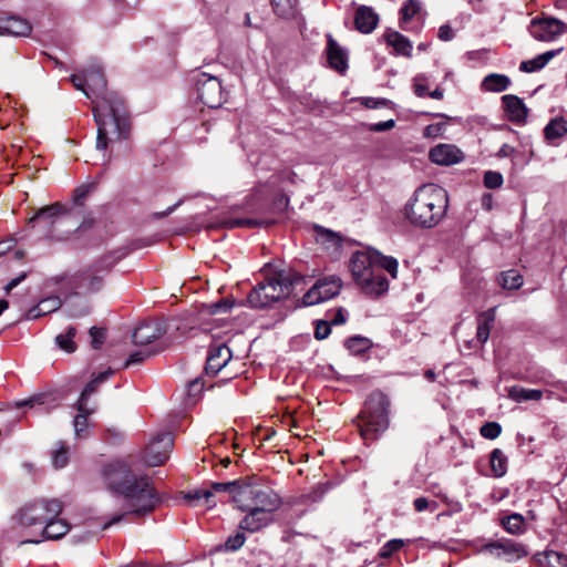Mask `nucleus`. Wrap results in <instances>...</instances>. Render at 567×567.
Returning a JSON list of instances; mask_svg holds the SVG:
<instances>
[{"label": "nucleus", "mask_w": 567, "mask_h": 567, "mask_svg": "<svg viewBox=\"0 0 567 567\" xmlns=\"http://www.w3.org/2000/svg\"><path fill=\"white\" fill-rule=\"evenodd\" d=\"M172 449V435L169 433H161L147 445L144 453V462L148 466H159L167 461Z\"/></svg>", "instance_id": "4468645a"}, {"label": "nucleus", "mask_w": 567, "mask_h": 567, "mask_svg": "<svg viewBox=\"0 0 567 567\" xmlns=\"http://www.w3.org/2000/svg\"><path fill=\"white\" fill-rule=\"evenodd\" d=\"M414 509L419 513L424 511L434 512L437 509L439 505L435 501L430 502L426 497H417L413 502Z\"/></svg>", "instance_id": "3c124183"}, {"label": "nucleus", "mask_w": 567, "mask_h": 567, "mask_svg": "<svg viewBox=\"0 0 567 567\" xmlns=\"http://www.w3.org/2000/svg\"><path fill=\"white\" fill-rule=\"evenodd\" d=\"M92 189V186L91 185H81L79 186L75 190H74V202L76 204H81L85 197L89 195V193L91 192Z\"/></svg>", "instance_id": "bf43d9fd"}, {"label": "nucleus", "mask_w": 567, "mask_h": 567, "mask_svg": "<svg viewBox=\"0 0 567 567\" xmlns=\"http://www.w3.org/2000/svg\"><path fill=\"white\" fill-rule=\"evenodd\" d=\"M271 6L281 19L290 20L298 16L297 0H271Z\"/></svg>", "instance_id": "2f4dec72"}, {"label": "nucleus", "mask_w": 567, "mask_h": 567, "mask_svg": "<svg viewBox=\"0 0 567 567\" xmlns=\"http://www.w3.org/2000/svg\"><path fill=\"white\" fill-rule=\"evenodd\" d=\"M247 524L248 515L240 520L239 529L234 535L229 536L223 546L216 547L215 550L224 548L226 551H236L239 549L246 542L245 529Z\"/></svg>", "instance_id": "c85d7f7f"}, {"label": "nucleus", "mask_w": 567, "mask_h": 567, "mask_svg": "<svg viewBox=\"0 0 567 567\" xmlns=\"http://www.w3.org/2000/svg\"><path fill=\"white\" fill-rule=\"evenodd\" d=\"M233 354L228 346L213 344L209 348L205 371L207 374L218 373L231 359Z\"/></svg>", "instance_id": "f3484780"}, {"label": "nucleus", "mask_w": 567, "mask_h": 567, "mask_svg": "<svg viewBox=\"0 0 567 567\" xmlns=\"http://www.w3.org/2000/svg\"><path fill=\"white\" fill-rule=\"evenodd\" d=\"M203 390V383L199 379H195L188 385V392L190 394L199 393Z\"/></svg>", "instance_id": "69168bd1"}, {"label": "nucleus", "mask_w": 567, "mask_h": 567, "mask_svg": "<svg viewBox=\"0 0 567 567\" xmlns=\"http://www.w3.org/2000/svg\"><path fill=\"white\" fill-rule=\"evenodd\" d=\"M68 449L63 443H59L58 447L52 452V463L55 468H62L68 464Z\"/></svg>", "instance_id": "49530a36"}, {"label": "nucleus", "mask_w": 567, "mask_h": 567, "mask_svg": "<svg viewBox=\"0 0 567 567\" xmlns=\"http://www.w3.org/2000/svg\"><path fill=\"white\" fill-rule=\"evenodd\" d=\"M61 307V300L58 297H51L42 300L35 308L30 311L31 318L50 313Z\"/></svg>", "instance_id": "4c0bfd02"}, {"label": "nucleus", "mask_w": 567, "mask_h": 567, "mask_svg": "<svg viewBox=\"0 0 567 567\" xmlns=\"http://www.w3.org/2000/svg\"><path fill=\"white\" fill-rule=\"evenodd\" d=\"M503 184V176L498 172L487 171L484 174V185L486 188L495 189L501 187Z\"/></svg>", "instance_id": "8fccbe9b"}, {"label": "nucleus", "mask_w": 567, "mask_h": 567, "mask_svg": "<svg viewBox=\"0 0 567 567\" xmlns=\"http://www.w3.org/2000/svg\"><path fill=\"white\" fill-rule=\"evenodd\" d=\"M498 282L504 289L512 290L522 287L524 281L523 276L517 270L511 269L501 274Z\"/></svg>", "instance_id": "e433bc0d"}, {"label": "nucleus", "mask_w": 567, "mask_h": 567, "mask_svg": "<svg viewBox=\"0 0 567 567\" xmlns=\"http://www.w3.org/2000/svg\"><path fill=\"white\" fill-rule=\"evenodd\" d=\"M195 85L199 101L210 107H219L224 102V92L218 78L199 72L195 76Z\"/></svg>", "instance_id": "9b49d317"}, {"label": "nucleus", "mask_w": 567, "mask_h": 567, "mask_svg": "<svg viewBox=\"0 0 567 567\" xmlns=\"http://www.w3.org/2000/svg\"><path fill=\"white\" fill-rule=\"evenodd\" d=\"M377 267L383 272L386 270L392 278H396L398 275V260L393 257L383 256L378 251V258H375Z\"/></svg>", "instance_id": "a19ab883"}, {"label": "nucleus", "mask_w": 567, "mask_h": 567, "mask_svg": "<svg viewBox=\"0 0 567 567\" xmlns=\"http://www.w3.org/2000/svg\"><path fill=\"white\" fill-rule=\"evenodd\" d=\"M235 305H236V301L234 299H225V300H221L218 302H213V303L205 306L204 312H206L208 315L221 313V312H226L227 310L233 308Z\"/></svg>", "instance_id": "a18cd8bd"}, {"label": "nucleus", "mask_w": 567, "mask_h": 567, "mask_svg": "<svg viewBox=\"0 0 567 567\" xmlns=\"http://www.w3.org/2000/svg\"><path fill=\"white\" fill-rule=\"evenodd\" d=\"M414 93L419 97H424L427 94V87L416 81L414 83Z\"/></svg>", "instance_id": "774afa93"}, {"label": "nucleus", "mask_w": 567, "mask_h": 567, "mask_svg": "<svg viewBox=\"0 0 567 567\" xmlns=\"http://www.w3.org/2000/svg\"><path fill=\"white\" fill-rule=\"evenodd\" d=\"M567 133V126L564 118L551 120L544 128L546 140L554 141L563 137Z\"/></svg>", "instance_id": "c9c22d12"}, {"label": "nucleus", "mask_w": 567, "mask_h": 567, "mask_svg": "<svg viewBox=\"0 0 567 567\" xmlns=\"http://www.w3.org/2000/svg\"><path fill=\"white\" fill-rule=\"evenodd\" d=\"M331 331V324L328 321H319L316 326L315 337L318 340L326 339Z\"/></svg>", "instance_id": "6e6d98bb"}, {"label": "nucleus", "mask_w": 567, "mask_h": 567, "mask_svg": "<svg viewBox=\"0 0 567 567\" xmlns=\"http://www.w3.org/2000/svg\"><path fill=\"white\" fill-rule=\"evenodd\" d=\"M503 527L511 534H520L524 530V517L520 514H512L502 519Z\"/></svg>", "instance_id": "58836bf2"}, {"label": "nucleus", "mask_w": 567, "mask_h": 567, "mask_svg": "<svg viewBox=\"0 0 567 567\" xmlns=\"http://www.w3.org/2000/svg\"><path fill=\"white\" fill-rule=\"evenodd\" d=\"M379 23V16L371 7L360 6L354 14L355 29L361 33H371Z\"/></svg>", "instance_id": "aec40b11"}, {"label": "nucleus", "mask_w": 567, "mask_h": 567, "mask_svg": "<svg viewBox=\"0 0 567 567\" xmlns=\"http://www.w3.org/2000/svg\"><path fill=\"white\" fill-rule=\"evenodd\" d=\"M360 102L368 109H378L386 105V100L384 99H375V97H361Z\"/></svg>", "instance_id": "13d9d810"}, {"label": "nucleus", "mask_w": 567, "mask_h": 567, "mask_svg": "<svg viewBox=\"0 0 567 567\" xmlns=\"http://www.w3.org/2000/svg\"><path fill=\"white\" fill-rule=\"evenodd\" d=\"M103 477L109 488L123 496L126 512L117 514L103 525V529L121 522L127 514L144 516L152 513L161 498L146 476L136 475L122 461H115L105 466Z\"/></svg>", "instance_id": "f257e3e1"}, {"label": "nucleus", "mask_w": 567, "mask_h": 567, "mask_svg": "<svg viewBox=\"0 0 567 567\" xmlns=\"http://www.w3.org/2000/svg\"><path fill=\"white\" fill-rule=\"evenodd\" d=\"M491 471L495 477H502L507 472V457L502 450L495 449L489 457Z\"/></svg>", "instance_id": "72a5a7b5"}, {"label": "nucleus", "mask_w": 567, "mask_h": 567, "mask_svg": "<svg viewBox=\"0 0 567 567\" xmlns=\"http://www.w3.org/2000/svg\"><path fill=\"white\" fill-rule=\"evenodd\" d=\"M70 529L69 524L61 518H51L42 529V536L45 539H60Z\"/></svg>", "instance_id": "cd10ccee"}, {"label": "nucleus", "mask_w": 567, "mask_h": 567, "mask_svg": "<svg viewBox=\"0 0 567 567\" xmlns=\"http://www.w3.org/2000/svg\"><path fill=\"white\" fill-rule=\"evenodd\" d=\"M404 543L402 539H391L386 542L380 549L379 556L381 558H389L391 557L395 551L400 550L403 547Z\"/></svg>", "instance_id": "de8ad7c7"}, {"label": "nucleus", "mask_w": 567, "mask_h": 567, "mask_svg": "<svg viewBox=\"0 0 567 567\" xmlns=\"http://www.w3.org/2000/svg\"><path fill=\"white\" fill-rule=\"evenodd\" d=\"M511 85V79L504 74L492 73L484 78L482 87L487 92H503Z\"/></svg>", "instance_id": "c756f323"}, {"label": "nucleus", "mask_w": 567, "mask_h": 567, "mask_svg": "<svg viewBox=\"0 0 567 567\" xmlns=\"http://www.w3.org/2000/svg\"><path fill=\"white\" fill-rule=\"evenodd\" d=\"M447 206V192L436 184H425L406 203L404 216L415 227L432 228L443 219Z\"/></svg>", "instance_id": "f03ea898"}, {"label": "nucleus", "mask_w": 567, "mask_h": 567, "mask_svg": "<svg viewBox=\"0 0 567 567\" xmlns=\"http://www.w3.org/2000/svg\"><path fill=\"white\" fill-rule=\"evenodd\" d=\"M111 374V371H106L100 373L96 378H94L82 391L76 403L80 404V409L85 410L89 406L87 400L89 398L95 393L97 386Z\"/></svg>", "instance_id": "f704fd0d"}, {"label": "nucleus", "mask_w": 567, "mask_h": 567, "mask_svg": "<svg viewBox=\"0 0 567 567\" xmlns=\"http://www.w3.org/2000/svg\"><path fill=\"white\" fill-rule=\"evenodd\" d=\"M215 495H220V501L230 502L236 508L245 512L248 507V484L245 478L233 482L212 483L209 488H200L187 495L193 506H197L202 501L210 508L215 505L213 501Z\"/></svg>", "instance_id": "0eeeda50"}, {"label": "nucleus", "mask_w": 567, "mask_h": 567, "mask_svg": "<svg viewBox=\"0 0 567 567\" xmlns=\"http://www.w3.org/2000/svg\"><path fill=\"white\" fill-rule=\"evenodd\" d=\"M347 321L346 315L342 309H338L332 318L330 319V324H342Z\"/></svg>", "instance_id": "0e129e2a"}, {"label": "nucleus", "mask_w": 567, "mask_h": 567, "mask_svg": "<svg viewBox=\"0 0 567 567\" xmlns=\"http://www.w3.org/2000/svg\"><path fill=\"white\" fill-rule=\"evenodd\" d=\"M567 31V24L556 18H535L530 22L532 35L543 42H551Z\"/></svg>", "instance_id": "ddd939ff"}, {"label": "nucleus", "mask_w": 567, "mask_h": 567, "mask_svg": "<svg viewBox=\"0 0 567 567\" xmlns=\"http://www.w3.org/2000/svg\"><path fill=\"white\" fill-rule=\"evenodd\" d=\"M564 48L557 50H550L542 53L534 59L522 61L519 70L522 72L532 73L542 70L553 58L563 52Z\"/></svg>", "instance_id": "393cba45"}, {"label": "nucleus", "mask_w": 567, "mask_h": 567, "mask_svg": "<svg viewBox=\"0 0 567 567\" xmlns=\"http://www.w3.org/2000/svg\"><path fill=\"white\" fill-rule=\"evenodd\" d=\"M421 1L420 0H408L401 8V22L406 23L411 21L416 14L421 12Z\"/></svg>", "instance_id": "79ce46f5"}, {"label": "nucleus", "mask_w": 567, "mask_h": 567, "mask_svg": "<svg viewBox=\"0 0 567 567\" xmlns=\"http://www.w3.org/2000/svg\"><path fill=\"white\" fill-rule=\"evenodd\" d=\"M281 498L262 477L250 475V533L260 530L274 519Z\"/></svg>", "instance_id": "39448f33"}, {"label": "nucleus", "mask_w": 567, "mask_h": 567, "mask_svg": "<svg viewBox=\"0 0 567 567\" xmlns=\"http://www.w3.org/2000/svg\"><path fill=\"white\" fill-rule=\"evenodd\" d=\"M480 433L485 439L495 440L501 435L502 426L497 422H487L482 425Z\"/></svg>", "instance_id": "09e8293b"}, {"label": "nucleus", "mask_w": 567, "mask_h": 567, "mask_svg": "<svg viewBox=\"0 0 567 567\" xmlns=\"http://www.w3.org/2000/svg\"><path fill=\"white\" fill-rule=\"evenodd\" d=\"M62 508V503L58 499H38L22 507L17 515V519L25 527L45 526L48 520L61 514Z\"/></svg>", "instance_id": "9d476101"}, {"label": "nucleus", "mask_w": 567, "mask_h": 567, "mask_svg": "<svg viewBox=\"0 0 567 567\" xmlns=\"http://www.w3.org/2000/svg\"><path fill=\"white\" fill-rule=\"evenodd\" d=\"M534 559L540 567H567V555L555 550L537 553Z\"/></svg>", "instance_id": "bb28decb"}, {"label": "nucleus", "mask_w": 567, "mask_h": 567, "mask_svg": "<svg viewBox=\"0 0 567 567\" xmlns=\"http://www.w3.org/2000/svg\"><path fill=\"white\" fill-rule=\"evenodd\" d=\"M101 270L89 269L84 272L82 278V285H84L89 290L95 291L102 286V276Z\"/></svg>", "instance_id": "ea45409f"}, {"label": "nucleus", "mask_w": 567, "mask_h": 567, "mask_svg": "<svg viewBox=\"0 0 567 567\" xmlns=\"http://www.w3.org/2000/svg\"><path fill=\"white\" fill-rule=\"evenodd\" d=\"M342 280L338 276L323 277L313 285V287L303 295L302 303L305 306H313L329 300L340 293Z\"/></svg>", "instance_id": "f8f14e48"}, {"label": "nucleus", "mask_w": 567, "mask_h": 567, "mask_svg": "<svg viewBox=\"0 0 567 567\" xmlns=\"http://www.w3.org/2000/svg\"><path fill=\"white\" fill-rule=\"evenodd\" d=\"M394 125H395L394 120H388V121H384V122H379V123L372 124L370 126V131H373V132H385V131H389V130L393 128Z\"/></svg>", "instance_id": "052dcab7"}, {"label": "nucleus", "mask_w": 567, "mask_h": 567, "mask_svg": "<svg viewBox=\"0 0 567 567\" xmlns=\"http://www.w3.org/2000/svg\"><path fill=\"white\" fill-rule=\"evenodd\" d=\"M43 404V401L41 400V396H33V398H30L28 400H24V401H21V402H18L17 403V406H30V408H33L35 405H42Z\"/></svg>", "instance_id": "e2e57ef3"}, {"label": "nucleus", "mask_w": 567, "mask_h": 567, "mask_svg": "<svg viewBox=\"0 0 567 567\" xmlns=\"http://www.w3.org/2000/svg\"><path fill=\"white\" fill-rule=\"evenodd\" d=\"M64 206L60 203H54L52 205L40 208L37 214L30 218L29 223L40 221L45 224V226H54L56 223V218L64 214Z\"/></svg>", "instance_id": "b1692460"}, {"label": "nucleus", "mask_w": 567, "mask_h": 567, "mask_svg": "<svg viewBox=\"0 0 567 567\" xmlns=\"http://www.w3.org/2000/svg\"><path fill=\"white\" fill-rule=\"evenodd\" d=\"M431 162L442 166H450L463 161V152L452 144H439L429 152Z\"/></svg>", "instance_id": "dca6fc26"}, {"label": "nucleus", "mask_w": 567, "mask_h": 567, "mask_svg": "<svg viewBox=\"0 0 567 567\" xmlns=\"http://www.w3.org/2000/svg\"><path fill=\"white\" fill-rule=\"evenodd\" d=\"M73 85L84 92V94L94 102H103V96L114 99L116 93H110L106 90V80L99 64L91 65L83 75L74 74L71 76Z\"/></svg>", "instance_id": "1a4fd4ad"}, {"label": "nucleus", "mask_w": 567, "mask_h": 567, "mask_svg": "<svg viewBox=\"0 0 567 567\" xmlns=\"http://www.w3.org/2000/svg\"><path fill=\"white\" fill-rule=\"evenodd\" d=\"M347 347L359 352L368 347V340L360 337L350 338L347 340Z\"/></svg>", "instance_id": "4d7b16f0"}, {"label": "nucleus", "mask_w": 567, "mask_h": 567, "mask_svg": "<svg viewBox=\"0 0 567 567\" xmlns=\"http://www.w3.org/2000/svg\"><path fill=\"white\" fill-rule=\"evenodd\" d=\"M150 355H151V352L146 349H141V350L134 351L130 354L128 359L126 360L125 367L142 363Z\"/></svg>", "instance_id": "603ef678"}, {"label": "nucleus", "mask_w": 567, "mask_h": 567, "mask_svg": "<svg viewBox=\"0 0 567 567\" xmlns=\"http://www.w3.org/2000/svg\"><path fill=\"white\" fill-rule=\"evenodd\" d=\"M93 114L97 125V150L104 151L109 144L128 137L131 123L120 96H103V102H94Z\"/></svg>", "instance_id": "7ed1b4c3"}, {"label": "nucleus", "mask_w": 567, "mask_h": 567, "mask_svg": "<svg viewBox=\"0 0 567 567\" xmlns=\"http://www.w3.org/2000/svg\"><path fill=\"white\" fill-rule=\"evenodd\" d=\"M78 414L74 417L73 426L78 437H84L87 434L89 416L94 412V408L86 406L85 410L80 409V404L76 403Z\"/></svg>", "instance_id": "473e14b6"}, {"label": "nucleus", "mask_w": 567, "mask_h": 567, "mask_svg": "<svg viewBox=\"0 0 567 567\" xmlns=\"http://www.w3.org/2000/svg\"><path fill=\"white\" fill-rule=\"evenodd\" d=\"M389 398L381 391H374L365 402L359 415L360 435L365 441L375 440L389 426Z\"/></svg>", "instance_id": "6e6552de"}, {"label": "nucleus", "mask_w": 567, "mask_h": 567, "mask_svg": "<svg viewBox=\"0 0 567 567\" xmlns=\"http://www.w3.org/2000/svg\"><path fill=\"white\" fill-rule=\"evenodd\" d=\"M90 336L92 338V347L97 349L101 347L105 339V331L101 328L92 327L90 329Z\"/></svg>", "instance_id": "864d4df0"}, {"label": "nucleus", "mask_w": 567, "mask_h": 567, "mask_svg": "<svg viewBox=\"0 0 567 567\" xmlns=\"http://www.w3.org/2000/svg\"><path fill=\"white\" fill-rule=\"evenodd\" d=\"M437 37L442 41H450L454 38V31L449 24H443L439 28Z\"/></svg>", "instance_id": "680f3d73"}, {"label": "nucleus", "mask_w": 567, "mask_h": 567, "mask_svg": "<svg viewBox=\"0 0 567 567\" xmlns=\"http://www.w3.org/2000/svg\"><path fill=\"white\" fill-rule=\"evenodd\" d=\"M161 333L157 324L143 323L134 330L132 339L135 344H148L159 338Z\"/></svg>", "instance_id": "a878e982"}, {"label": "nucleus", "mask_w": 567, "mask_h": 567, "mask_svg": "<svg viewBox=\"0 0 567 567\" xmlns=\"http://www.w3.org/2000/svg\"><path fill=\"white\" fill-rule=\"evenodd\" d=\"M31 24L29 21L18 17L0 18V34L13 37H27L31 33Z\"/></svg>", "instance_id": "412c9836"}, {"label": "nucleus", "mask_w": 567, "mask_h": 567, "mask_svg": "<svg viewBox=\"0 0 567 567\" xmlns=\"http://www.w3.org/2000/svg\"><path fill=\"white\" fill-rule=\"evenodd\" d=\"M255 286L250 290V306L266 308L288 297L292 279L270 264L265 265L255 274Z\"/></svg>", "instance_id": "20e7f679"}, {"label": "nucleus", "mask_w": 567, "mask_h": 567, "mask_svg": "<svg viewBox=\"0 0 567 567\" xmlns=\"http://www.w3.org/2000/svg\"><path fill=\"white\" fill-rule=\"evenodd\" d=\"M377 250L357 251L350 259V271L354 282L370 296H380L389 288V282L377 267Z\"/></svg>", "instance_id": "423d86ee"}, {"label": "nucleus", "mask_w": 567, "mask_h": 567, "mask_svg": "<svg viewBox=\"0 0 567 567\" xmlns=\"http://www.w3.org/2000/svg\"><path fill=\"white\" fill-rule=\"evenodd\" d=\"M76 333V330L74 327H70L64 334H59L55 338L56 344L59 348L66 352H73L75 350V343L73 341V338Z\"/></svg>", "instance_id": "37998d69"}, {"label": "nucleus", "mask_w": 567, "mask_h": 567, "mask_svg": "<svg viewBox=\"0 0 567 567\" xmlns=\"http://www.w3.org/2000/svg\"><path fill=\"white\" fill-rule=\"evenodd\" d=\"M514 153V147L508 144H503L499 151L497 152L498 157H508Z\"/></svg>", "instance_id": "338daca9"}, {"label": "nucleus", "mask_w": 567, "mask_h": 567, "mask_svg": "<svg viewBox=\"0 0 567 567\" xmlns=\"http://www.w3.org/2000/svg\"><path fill=\"white\" fill-rule=\"evenodd\" d=\"M496 319V309L489 308L477 316L476 341L484 344L488 338Z\"/></svg>", "instance_id": "5701e85b"}, {"label": "nucleus", "mask_w": 567, "mask_h": 567, "mask_svg": "<svg viewBox=\"0 0 567 567\" xmlns=\"http://www.w3.org/2000/svg\"><path fill=\"white\" fill-rule=\"evenodd\" d=\"M444 127H445V125L443 123L430 124V125L425 126V128L423 131V135H424V137H429V138L437 137L442 134Z\"/></svg>", "instance_id": "5fc2aeb1"}, {"label": "nucleus", "mask_w": 567, "mask_h": 567, "mask_svg": "<svg viewBox=\"0 0 567 567\" xmlns=\"http://www.w3.org/2000/svg\"><path fill=\"white\" fill-rule=\"evenodd\" d=\"M508 398L518 403L525 401H539L543 398V391L515 385L509 388Z\"/></svg>", "instance_id": "7c9ffc66"}, {"label": "nucleus", "mask_w": 567, "mask_h": 567, "mask_svg": "<svg viewBox=\"0 0 567 567\" xmlns=\"http://www.w3.org/2000/svg\"><path fill=\"white\" fill-rule=\"evenodd\" d=\"M502 103L511 122L522 124L526 121L528 111L522 99L513 94H506L502 96Z\"/></svg>", "instance_id": "6ab92c4d"}, {"label": "nucleus", "mask_w": 567, "mask_h": 567, "mask_svg": "<svg viewBox=\"0 0 567 567\" xmlns=\"http://www.w3.org/2000/svg\"><path fill=\"white\" fill-rule=\"evenodd\" d=\"M384 41L389 47H392L394 54L405 58L412 56V42L398 31L389 30L383 34Z\"/></svg>", "instance_id": "4be33fe9"}, {"label": "nucleus", "mask_w": 567, "mask_h": 567, "mask_svg": "<svg viewBox=\"0 0 567 567\" xmlns=\"http://www.w3.org/2000/svg\"><path fill=\"white\" fill-rule=\"evenodd\" d=\"M327 59L331 69L343 74L348 69V52L333 39L327 35Z\"/></svg>", "instance_id": "a211bd4d"}, {"label": "nucleus", "mask_w": 567, "mask_h": 567, "mask_svg": "<svg viewBox=\"0 0 567 567\" xmlns=\"http://www.w3.org/2000/svg\"><path fill=\"white\" fill-rule=\"evenodd\" d=\"M315 230L317 241L321 244H331L332 246L339 245L340 237L336 233L326 229L321 226H316Z\"/></svg>", "instance_id": "c03bdc74"}, {"label": "nucleus", "mask_w": 567, "mask_h": 567, "mask_svg": "<svg viewBox=\"0 0 567 567\" xmlns=\"http://www.w3.org/2000/svg\"><path fill=\"white\" fill-rule=\"evenodd\" d=\"M483 550L508 563L516 561L528 555L526 547L512 539H498L484 545Z\"/></svg>", "instance_id": "2eb2a0df"}]
</instances>
